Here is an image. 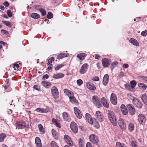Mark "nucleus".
Returning a JSON list of instances; mask_svg holds the SVG:
<instances>
[{
  "instance_id": "10",
  "label": "nucleus",
  "mask_w": 147,
  "mask_h": 147,
  "mask_svg": "<svg viewBox=\"0 0 147 147\" xmlns=\"http://www.w3.org/2000/svg\"><path fill=\"white\" fill-rule=\"evenodd\" d=\"M17 128L19 129L23 128L26 127V123L23 121H20L16 123Z\"/></svg>"
},
{
  "instance_id": "38",
  "label": "nucleus",
  "mask_w": 147,
  "mask_h": 147,
  "mask_svg": "<svg viewBox=\"0 0 147 147\" xmlns=\"http://www.w3.org/2000/svg\"><path fill=\"white\" fill-rule=\"evenodd\" d=\"M52 134L54 138L56 140H58V136L57 134L56 131L55 130L52 129Z\"/></svg>"
},
{
  "instance_id": "28",
  "label": "nucleus",
  "mask_w": 147,
  "mask_h": 147,
  "mask_svg": "<svg viewBox=\"0 0 147 147\" xmlns=\"http://www.w3.org/2000/svg\"><path fill=\"white\" fill-rule=\"evenodd\" d=\"M64 75L61 73L55 74L53 76V78L55 79L61 78L64 76Z\"/></svg>"
},
{
  "instance_id": "53",
  "label": "nucleus",
  "mask_w": 147,
  "mask_h": 147,
  "mask_svg": "<svg viewBox=\"0 0 147 147\" xmlns=\"http://www.w3.org/2000/svg\"><path fill=\"white\" fill-rule=\"evenodd\" d=\"M64 66L63 64H60L58 65L56 67H55V69L56 70H59L62 67Z\"/></svg>"
},
{
  "instance_id": "19",
  "label": "nucleus",
  "mask_w": 147,
  "mask_h": 147,
  "mask_svg": "<svg viewBox=\"0 0 147 147\" xmlns=\"http://www.w3.org/2000/svg\"><path fill=\"white\" fill-rule=\"evenodd\" d=\"M35 111L37 112L41 113H47L49 112V109L48 108L45 109L38 108L36 109Z\"/></svg>"
},
{
  "instance_id": "32",
  "label": "nucleus",
  "mask_w": 147,
  "mask_h": 147,
  "mask_svg": "<svg viewBox=\"0 0 147 147\" xmlns=\"http://www.w3.org/2000/svg\"><path fill=\"white\" fill-rule=\"evenodd\" d=\"M52 122L53 123L55 126L59 127L61 128V124L59 123L57 121L56 119L53 118L52 120Z\"/></svg>"
},
{
  "instance_id": "6",
  "label": "nucleus",
  "mask_w": 147,
  "mask_h": 147,
  "mask_svg": "<svg viewBox=\"0 0 147 147\" xmlns=\"http://www.w3.org/2000/svg\"><path fill=\"white\" fill-rule=\"evenodd\" d=\"M127 107L128 111L129 113L131 115H134L136 113V110L134 106L131 104H128Z\"/></svg>"
},
{
  "instance_id": "60",
  "label": "nucleus",
  "mask_w": 147,
  "mask_h": 147,
  "mask_svg": "<svg viewBox=\"0 0 147 147\" xmlns=\"http://www.w3.org/2000/svg\"><path fill=\"white\" fill-rule=\"evenodd\" d=\"M49 65V66L47 69V70L48 71L52 69L53 67V65L52 64H50Z\"/></svg>"
},
{
  "instance_id": "55",
  "label": "nucleus",
  "mask_w": 147,
  "mask_h": 147,
  "mask_svg": "<svg viewBox=\"0 0 147 147\" xmlns=\"http://www.w3.org/2000/svg\"><path fill=\"white\" fill-rule=\"evenodd\" d=\"M142 36L145 37L147 35V30H145L144 31H142L141 34Z\"/></svg>"
},
{
  "instance_id": "61",
  "label": "nucleus",
  "mask_w": 147,
  "mask_h": 147,
  "mask_svg": "<svg viewBox=\"0 0 147 147\" xmlns=\"http://www.w3.org/2000/svg\"><path fill=\"white\" fill-rule=\"evenodd\" d=\"M92 80L95 81H97L99 80V78L98 77L95 76L93 78Z\"/></svg>"
},
{
  "instance_id": "31",
  "label": "nucleus",
  "mask_w": 147,
  "mask_h": 147,
  "mask_svg": "<svg viewBox=\"0 0 147 147\" xmlns=\"http://www.w3.org/2000/svg\"><path fill=\"white\" fill-rule=\"evenodd\" d=\"M41 84L42 85L47 88H48L51 85V84L50 82H48L45 81H42Z\"/></svg>"
},
{
  "instance_id": "1",
  "label": "nucleus",
  "mask_w": 147,
  "mask_h": 147,
  "mask_svg": "<svg viewBox=\"0 0 147 147\" xmlns=\"http://www.w3.org/2000/svg\"><path fill=\"white\" fill-rule=\"evenodd\" d=\"M108 116L110 121L112 124L114 126H116L117 123V121L114 112L111 111H109Z\"/></svg>"
},
{
  "instance_id": "18",
  "label": "nucleus",
  "mask_w": 147,
  "mask_h": 147,
  "mask_svg": "<svg viewBox=\"0 0 147 147\" xmlns=\"http://www.w3.org/2000/svg\"><path fill=\"white\" fill-rule=\"evenodd\" d=\"M101 101L102 103L105 107L106 108H109V104L105 97H102L101 99Z\"/></svg>"
},
{
  "instance_id": "47",
  "label": "nucleus",
  "mask_w": 147,
  "mask_h": 147,
  "mask_svg": "<svg viewBox=\"0 0 147 147\" xmlns=\"http://www.w3.org/2000/svg\"><path fill=\"white\" fill-rule=\"evenodd\" d=\"M55 60V58L53 57H52L50 58L48 60V62L47 63V65H49L50 64H51L52 62L54 61Z\"/></svg>"
},
{
  "instance_id": "21",
  "label": "nucleus",
  "mask_w": 147,
  "mask_h": 147,
  "mask_svg": "<svg viewBox=\"0 0 147 147\" xmlns=\"http://www.w3.org/2000/svg\"><path fill=\"white\" fill-rule=\"evenodd\" d=\"M109 80V76L108 74H105L103 78L102 84L106 86L108 84Z\"/></svg>"
},
{
  "instance_id": "3",
  "label": "nucleus",
  "mask_w": 147,
  "mask_h": 147,
  "mask_svg": "<svg viewBox=\"0 0 147 147\" xmlns=\"http://www.w3.org/2000/svg\"><path fill=\"white\" fill-rule=\"evenodd\" d=\"M51 93L53 97L55 99H57L59 97V92L57 88L55 86L52 87L51 89Z\"/></svg>"
},
{
  "instance_id": "16",
  "label": "nucleus",
  "mask_w": 147,
  "mask_h": 147,
  "mask_svg": "<svg viewBox=\"0 0 147 147\" xmlns=\"http://www.w3.org/2000/svg\"><path fill=\"white\" fill-rule=\"evenodd\" d=\"M86 86L89 90L94 91L96 89V87L95 85L92 83L89 82H87L86 83Z\"/></svg>"
},
{
  "instance_id": "62",
  "label": "nucleus",
  "mask_w": 147,
  "mask_h": 147,
  "mask_svg": "<svg viewBox=\"0 0 147 147\" xmlns=\"http://www.w3.org/2000/svg\"><path fill=\"white\" fill-rule=\"evenodd\" d=\"M49 77V76L48 74H47L43 76L42 78L43 80H45V79H48Z\"/></svg>"
},
{
  "instance_id": "41",
  "label": "nucleus",
  "mask_w": 147,
  "mask_h": 147,
  "mask_svg": "<svg viewBox=\"0 0 147 147\" xmlns=\"http://www.w3.org/2000/svg\"><path fill=\"white\" fill-rule=\"evenodd\" d=\"M118 64V63L117 61H115L111 64V68L112 70Z\"/></svg>"
},
{
  "instance_id": "12",
  "label": "nucleus",
  "mask_w": 147,
  "mask_h": 147,
  "mask_svg": "<svg viewBox=\"0 0 147 147\" xmlns=\"http://www.w3.org/2000/svg\"><path fill=\"white\" fill-rule=\"evenodd\" d=\"M111 103L114 105H116L117 102V99L116 95L113 93L111 94L110 97Z\"/></svg>"
},
{
  "instance_id": "59",
  "label": "nucleus",
  "mask_w": 147,
  "mask_h": 147,
  "mask_svg": "<svg viewBox=\"0 0 147 147\" xmlns=\"http://www.w3.org/2000/svg\"><path fill=\"white\" fill-rule=\"evenodd\" d=\"M128 97L131 100H132V101L135 98L133 96H132L131 94L130 93H129L127 94Z\"/></svg>"
},
{
  "instance_id": "25",
  "label": "nucleus",
  "mask_w": 147,
  "mask_h": 147,
  "mask_svg": "<svg viewBox=\"0 0 147 147\" xmlns=\"http://www.w3.org/2000/svg\"><path fill=\"white\" fill-rule=\"evenodd\" d=\"M35 143L37 147H41L42 145L41 141L39 137H36L35 138Z\"/></svg>"
},
{
  "instance_id": "35",
  "label": "nucleus",
  "mask_w": 147,
  "mask_h": 147,
  "mask_svg": "<svg viewBox=\"0 0 147 147\" xmlns=\"http://www.w3.org/2000/svg\"><path fill=\"white\" fill-rule=\"evenodd\" d=\"M142 99L144 103L147 105V94H144L142 96Z\"/></svg>"
},
{
  "instance_id": "50",
  "label": "nucleus",
  "mask_w": 147,
  "mask_h": 147,
  "mask_svg": "<svg viewBox=\"0 0 147 147\" xmlns=\"http://www.w3.org/2000/svg\"><path fill=\"white\" fill-rule=\"evenodd\" d=\"M124 86L125 88L128 90H131L132 89L130 84H125Z\"/></svg>"
},
{
  "instance_id": "64",
  "label": "nucleus",
  "mask_w": 147,
  "mask_h": 147,
  "mask_svg": "<svg viewBox=\"0 0 147 147\" xmlns=\"http://www.w3.org/2000/svg\"><path fill=\"white\" fill-rule=\"evenodd\" d=\"M86 147H93L91 144L90 142H87L86 144Z\"/></svg>"
},
{
  "instance_id": "27",
  "label": "nucleus",
  "mask_w": 147,
  "mask_h": 147,
  "mask_svg": "<svg viewBox=\"0 0 147 147\" xmlns=\"http://www.w3.org/2000/svg\"><path fill=\"white\" fill-rule=\"evenodd\" d=\"M87 56V54L84 53H81L78 54L77 57L80 60H83Z\"/></svg>"
},
{
  "instance_id": "2",
  "label": "nucleus",
  "mask_w": 147,
  "mask_h": 147,
  "mask_svg": "<svg viewBox=\"0 0 147 147\" xmlns=\"http://www.w3.org/2000/svg\"><path fill=\"white\" fill-rule=\"evenodd\" d=\"M93 103L98 108L102 107V104L100 103V98L96 96H94L92 97Z\"/></svg>"
},
{
  "instance_id": "23",
  "label": "nucleus",
  "mask_w": 147,
  "mask_h": 147,
  "mask_svg": "<svg viewBox=\"0 0 147 147\" xmlns=\"http://www.w3.org/2000/svg\"><path fill=\"white\" fill-rule=\"evenodd\" d=\"M69 97V98L70 101L72 103L76 105L78 104V102L77 100L74 97V94H73V95H71V96H70Z\"/></svg>"
},
{
  "instance_id": "43",
  "label": "nucleus",
  "mask_w": 147,
  "mask_h": 147,
  "mask_svg": "<svg viewBox=\"0 0 147 147\" xmlns=\"http://www.w3.org/2000/svg\"><path fill=\"white\" fill-rule=\"evenodd\" d=\"M6 137V135L4 134L0 135V142H3L4 139Z\"/></svg>"
},
{
  "instance_id": "4",
  "label": "nucleus",
  "mask_w": 147,
  "mask_h": 147,
  "mask_svg": "<svg viewBox=\"0 0 147 147\" xmlns=\"http://www.w3.org/2000/svg\"><path fill=\"white\" fill-rule=\"evenodd\" d=\"M118 125L120 128L123 131H125L126 129V125L123 119L119 118L118 120Z\"/></svg>"
},
{
  "instance_id": "52",
  "label": "nucleus",
  "mask_w": 147,
  "mask_h": 147,
  "mask_svg": "<svg viewBox=\"0 0 147 147\" xmlns=\"http://www.w3.org/2000/svg\"><path fill=\"white\" fill-rule=\"evenodd\" d=\"M131 86L132 89H133L136 86V83L135 81L134 80H133L130 82Z\"/></svg>"
},
{
  "instance_id": "45",
  "label": "nucleus",
  "mask_w": 147,
  "mask_h": 147,
  "mask_svg": "<svg viewBox=\"0 0 147 147\" xmlns=\"http://www.w3.org/2000/svg\"><path fill=\"white\" fill-rule=\"evenodd\" d=\"M116 147H126V146L123 144H121L119 142H117L116 143Z\"/></svg>"
},
{
  "instance_id": "14",
  "label": "nucleus",
  "mask_w": 147,
  "mask_h": 147,
  "mask_svg": "<svg viewBox=\"0 0 147 147\" xmlns=\"http://www.w3.org/2000/svg\"><path fill=\"white\" fill-rule=\"evenodd\" d=\"M74 113L77 117L79 119L81 118L82 115L79 108L75 107L74 108Z\"/></svg>"
},
{
  "instance_id": "33",
  "label": "nucleus",
  "mask_w": 147,
  "mask_h": 147,
  "mask_svg": "<svg viewBox=\"0 0 147 147\" xmlns=\"http://www.w3.org/2000/svg\"><path fill=\"white\" fill-rule=\"evenodd\" d=\"M64 92L69 97L70 96L73 95L74 93L73 92L67 89H65L63 90Z\"/></svg>"
},
{
  "instance_id": "22",
  "label": "nucleus",
  "mask_w": 147,
  "mask_h": 147,
  "mask_svg": "<svg viewBox=\"0 0 147 147\" xmlns=\"http://www.w3.org/2000/svg\"><path fill=\"white\" fill-rule=\"evenodd\" d=\"M121 109L123 114L124 115H126L127 114L128 111L127 109L126 108L125 105L123 104L121 106Z\"/></svg>"
},
{
  "instance_id": "26",
  "label": "nucleus",
  "mask_w": 147,
  "mask_h": 147,
  "mask_svg": "<svg viewBox=\"0 0 147 147\" xmlns=\"http://www.w3.org/2000/svg\"><path fill=\"white\" fill-rule=\"evenodd\" d=\"M68 56V54L65 53H62L58 55L57 57V59H61L63 58L67 57Z\"/></svg>"
},
{
  "instance_id": "57",
  "label": "nucleus",
  "mask_w": 147,
  "mask_h": 147,
  "mask_svg": "<svg viewBox=\"0 0 147 147\" xmlns=\"http://www.w3.org/2000/svg\"><path fill=\"white\" fill-rule=\"evenodd\" d=\"M77 83L78 85L80 86L83 83V82L81 79H79L77 80Z\"/></svg>"
},
{
  "instance_id": "34",
  "label": "nucleus",
  "mask_w": 147,
  "mask_h": 147,
  "mask_svg": "<svg viewBox=\"0 0 147 147\" xmlns=\"http://www.w3.org/2000/svg\"><path fill=\"white\" fill-rule=\"evenodd\" d=\"M128 129L129 131L131 132L134 129V125L133 123H130L128 125Z\"/></svg>"
},
{
  "instance_id": "8",
  "label": "nucleus",
  "mask_w": 147,
  "mask_h": 147,
  "mask_svg": "<svg viewBox=\"0 0 147 147\" xmlns=\"http://www.w3.org/2000/svg\"><path fill=\"white\" fill-rule=\"evenodd\" d=\"M90 141L94 144H97L99 141L97 136L94 134H91L89 136Z\"/></svg>"
},
{
  "instance_id": "36",
  "label": "nucleus",
  "mask_w": 147,
  "mask_h": 147,
  "mask_svg": "<svg viewBox=\"0 0 147 147\" xmlns=\"http://www.w3.org/2000/svg\"><path fill=\"white\" fill-rule=\"evenodd\" d=\"M31 17L33 18L37 19L40 18V15L36 13H33L30 15Z\"/></svg>"
},
{
  "instance_id": "63",
  "label": "nucleus",
  "mask_w": 147,
  "mask_h": 147,
  "mask_svg": "<svg viewBox=\"0 0 147 147\" xmlns=\"http://www.w3.org/2000/svg\"><path fill=\"white\" fill-rule=\"evenodd\" d=\"M140 78L143 80L147 81V77L146 76H140Z\"/></svg>"
},
{
  "instance_id": "42",
  "label": "nucleus",
  "mask_w": 147,
  "mask_h": 147,
  "mask_svg": "<svg viewBox=\"0 0 147 147\" xmlns=\"http://www.w3.org/2000/svg\"><path fill=\"white\" fill-rule=\"evenodd\" d=\"M78 143L80 147H83L84 142L83 140L81 138L78 139Z\"/></svg>"
},
{
  "instance_id": "11",
  "label": "nucleus",
  "mask_w": 147,
  "mask_h": 147,
  "mask_svg": "<svg viewBox=\"0 0 147 147\" xmlns=\"http://www.w3.org/2000/svg\"><path fill=\"white\" fill-rule=\"evenodd\" d=\"M70 128L71 131L74 133H76L78 131V127L76 124L74 122H72L70 124Z\"/></svg>"
},
{
  "instance_id": "5",
  "label": "nucleus",
  "mask_w": 147,
  "mask_h": 147,
  "mask_svg": "<svg viewBox=\"0 0 147 147\" xmlns=\"http://www.w3.org/2000/svg\"><path fill=\"white\" fill-rule=\"evenodd\" d=\"M138 120L140 124L144 125L145 123L146 119L143 114L140 113L138 116Z\"/></svg>"
},
{
  "instance_id": "40",
  "label": "nucleus",
  "mask_w": 147,
  "mask_h": 147,
  "mask_svg": "<svg viewBox=\"0 0 147 147\" xmlns=\"http://www.w3.org/2000/svg\"><path fill=\"white\" fill-rule=\"evenodd\" d=\"M138 86L140 88L143 90H145L147 88V86L144 84L140 83L138 84Z\"/></svg>"
},
{
  "instance_id": "9",
  "label": "nucleus",
  "mask_w": 147,
  "mask_h": 147,
  "mask_svg": "<svg viewBox=\"0 0 147 147\" xmlns=\"http://www.w3.org/2000/svg\"><path fill=\"white\" fill-rule=\"evenodd\" d=\"M88 67V63L84 64L81 67L80 69L79 72L80 74H84L87 71Z\"/></svg>"
},
{
  "instance_id": "20",
  "label": "nucleus",
  "mask_w": 147,
  "mask_h": 147,
  "mask_svg": "<svg viewBox=\"0 0 147 147\" xmlns=\"http://www.w3.org/2000/svg\"><path fill=\"white\" fill-rule=\"evenodd\" d=\"M62 115L63 119L65 121H71L70 117L67 112H64Z\"/></svg>"
},
{
  "instance_id": "30",
  "label": "nucleus",
  "mask_w": 147,
  "mask_h": 147,
  "mask_svg": "<svg viewBox=\"0 0 147 147\" xmlns=\"http://www.w3.org/2000/svg\"><path fill=\"white\" fill-rule=\"evenodd\" d=\"M129 42L133 45L136 46H139V43L137 40L134 38H131L129 40Z\"/></svg>"
},
{
  "instance_id": "13",
  "label": "nucleus",
  "mask_w": 147,
  "mask_h": 147,
  "mask_svg": "<svg viewBox=\"0 0 147 147\" xmlns=\"http://www.w3.org/2000/svg\"><path fill=\"white\" fill-rule=\"evenodd\" d=\"M95 117L100 122H102L103 121V115L100 111H97L96 112Z\"/></svg>"
},
{
  "instance_id": "39",
  "label": "nucleus",
  "mask_w": 147,
  "mask_h": 147,
  "mask_svg": "<svg viewBox=\"0 0 147 147\" xmlns=\"http://www.w3.org/2000/svg\"><path fill=\"white\" fill-rule=\"evenodd\" d=\"M91 124H93L94 127L97 128H98L100 126L98 122L96 121V119H95L94 121L93 120V123Z\"/></svg>"
},
{
  "instance_id": "49",
  "label": "nucleus",
  "mask_w": 147,
  "mask_h": 147,
  "mask_svg": "<svg viewBox=\"0 0 147 147\" xmlns=\"http://www.w3.org/2000/svg\"><path fill=\"white\" fill-rule=\"evenodd\" d=\"M9 80L7 79V80L5 82H6V84L5 85V86H4V88L5 89L7 88H8L10 86V84L9 82Z\"/></svg>"
},
{
  "instance_id": "46",
  "label": "nucleus",
  "mask_w": 147,
  "mask_h": 147,
  "mask_svg": "<svg viewBox=\"0 0 147 147\" xmlns=\"http://www.w3.org/2000/svg\"><path fill=\"white\" fill-rule=\"evenodd\" d=\"M2 22L5 25L7 26L11 27V23L8 21H2Z\"/></svg>"
},
{
  "instance_id": "44",
  "label": "nucleus",
  "mask_w": 147,
  "mask_h": 147,
  "mask_svg": "<svg viewBox=\"0 0 147 147\" xmlns=\"http://www.w3.org/2000/svg\"><path fill=\"white\" fill-rule=\"evenodd\" d=\"M50 144L51 147H59L57 143L54 141H51Z\"/></svg>"
},
{
  "instance_id": "56",
  "label": "nucleus",
  "mask_w": 147,
  "mask_h": 147,
  "mask_svg": "<svg viewBox=\"0 0 147 147\" xmlns=\"http://www.w3.org/2000/svg\"><path fill=\"white\" fill-rule=\"evenodd\" d=\"M7 13L8 16L9 17H12V13L10 10H7Z\"/></svg>"
},
{
  "instance_id": "24",
  "label": "nucleus",
  "mask_w": 147,
  "mask_h": 147,
  "mask_svg": "<svg viewBox=\"0 0 147 147\" xmlns=\"http://www.w3.org/2000/svg\"><path fill=\"white\" fill-rule=\"evenodd\" d=\"M85 117L89 123L92 124L93 123V119L90 114L88 113H86L85 115Z\"/></svg>"
},
{
  "instance_id": "54",
  "label": "nucleus",
  "mask_w": 147,
  "mask_h": 147,
  "mask_svg": "<svg viewBox=\"0 0 147 147\" xmlns=\"http://www.w3.org/2000/svg\"><path fill=\"white\" fill-rule=\"evenodd\" d=\"M53 13L51 12H48L47 15V18L48 19H51L53 17Z\"/></svg>"
},
{
  "instance_id": "15",
  "label": "nucleus",
  "mask_w": 147,
  "mask_h": 147,
  "mask_svg": "<svg viewBox=\"0 0 147 147\" xmlns=\"http://www.w3.org/2000/svg\"><path fill=\"white\" fill-rule=\"evenodd\" d=\"M110 59L106 58H104L102 59V63L104 67H107L110 65Z\"/></svg>"
},
{
  "instance_id": "29",
  "label": "nucleus",
  "mask_w": 147,
  "mask_h": 147,
  "mask_svg": "<svg viewBox=\"0 0 147 147\" xmlns=\"http://www.w3.org/2000/svg\"><path fill=\"white\" fill-rule=\"evenodd\" d=\"M39 5H36L35 8L38 10L41 13L42 16H45L46 15V12L45 10L41 8H38Z\"/></svg>"
},
{
  "instance_id": "7",
  "label": "nucleus",
  "mask_w": 147,
  "mask_h": 147,
  "mask_svg": "<svg viewBox=\"0 0 147 147\" xmlns=\"http://www.w3.org/2000/svg\"><path fill=\"white\" fill-rule=\"evenodd\" d=\"M133 103L135 106L139 109H141L142 106V103L139 99L137 98H135L133 101Z\"/></svg>"
},
{
  "instance_id": "37",
  "label": "nucleus",
  "mask_w": 147,
  "mask_h": 147,
  "mask_svg": "<svg viewBox=\"0 0 147 147\" xmlns=\"http://www.w3.org/2000/svg\"><path fill=\"white\" fill-rule=\"evenodd\" d=\"M38 127L39 131L41 132V134H43L45 132L44 128L43 127L42 124H40L38 125Z\"/></svg>"
},
{
  "instance_id": "51",
  "label": "nucleus",
  "mask_w": 147,
  "mask_h": 147,
  "mask_svg": "<svg viewBox=\"0 0 147 147\" xmlns=\"http://www.w3.org/2000/svg\"><path fill=\"white\" fill-rule=\"evenodd\" d=\"M12 67L14 70L16 71L18 70V68L19 67V66L18 64L15 63L12 66Z\"/></svg>"
},
{
  "instance_id": "48",
  "label": "nucleus",
  "mask_w": 147,
  "mask_h": 147,
  "mask_svg": "<svg viewBox=\"0 0 147 147\" xmlns=\"http://www.w3.org/2000/svg\"><path fill=\"white\" fill-rule=\"evenodd\" d=\"M131 145V147H138L137 142L135 140H133L132 141Z\"/></svg>"
},
{
  "instance_id": "17",
  "label": "nucleus",
  "mask_w": 147,
  "mask_h": 147,
  "mask_svg": "<svg viewBox=\"0 0 147 147\" xmlns=\"http://www.w3.org/2000/svg\"><path fill=\"white\" fill-rule=\"evenodd\" d=\"M64 139L67 143L70 146L73 145V143L71 138L69 136L65 135L64 137Z\"/></svg>"
},
{
  "instance_id": "58",
  "label": "nucleus",
  "mask_w": 147,
  "mask_h": 147,
  "mask_svg": "<svg viewBox=\"0 0 147 147\" xmlns=\"http://www.w3.org/2000/svg\"><path fill=\"white\" fill-rule=\"evenodd\" d=\"M33 88L39 91L40 89V88L39 86L38 85H36L34 86Z\"/></svg>"
}]
</instances>
